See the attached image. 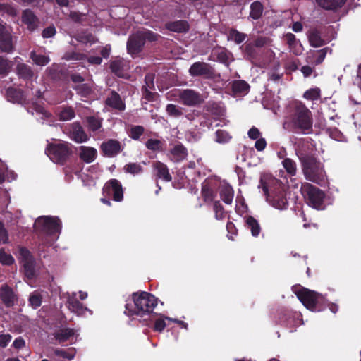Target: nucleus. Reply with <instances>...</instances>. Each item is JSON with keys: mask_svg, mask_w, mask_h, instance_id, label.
Here are the masks:
<instances>
[{"mask_svg": "<svg viewBox=\"0 0 361 361\" xmlns=\"http://www.w3.org/2000/svg\"><path fill=\"white\" fill-rule=\"evenodd\" d=\"M54 354L57 356L71 360L73 359L75 355V350L73 348H68V350L56 349L54 350Z\"/></svg>", "mask_w": 361, "mask_h": 361, "instance_id": "nucleus-37", "label": "nucleus"}, {"mask_svg": "<svg viewBox=\"0 0 361 361\" xmlns=\"http://www.w3.org/2000/svg\"><path fill=\"white\" fill-rule=\"evenodd\" d=\"M19 259L23 264L26 277L32 279L35 274V260L30 252L25 247L19 249Z\"/></svg>", "mask_w": 361, "mask_h": 361, "instance_id": "nucleus-10", "label": "nucleus"}, {"mask_svg": "<svg viewBox=\"0 0 361 361\" xmlns=\"http://www.w3.org/2000/svg\"><path fill=\"white\" fill-rule=\"evenodd\" d=\"M320 97V90L319 88H312L307 90L304 93V97L310 100L318 99Z\"/></svg>", "mask_w": 361, "mask_h": 361, "instance_id": "nucleus-47", "label": "nucleus"}, {"mask_svg": "<svg viewBox=\"0 0 361 361\" xmlns=\"http://www.w3.org/2000/svg\"><path fill=\"white\" fill-rule=\"evenodd\" d=\"M102 121V120L101 118L96 116H90L87 118L88 128L92 131H95L101 128Z\"/></svg>", "mask_w": 361, "mask_h": 361, "instance_id": "nucleus-40", "label": "nucleus"}, {"mask_svg": "<svg viewBox=\"0 0 361 361\" xmlns=\"http://www.w3.org/2000/svg\"><path fill=\"white\" fill-rule=\"evenodd\" d=\"M34 226L37 231L44 232L48 235L56 234L61 230L59 219L56 217L48 216L37 218Z\"/></svg>", "mask_w": 361, "mask_h": 361, "instance_id": "nucleus-8", "label": "nucleus"}, {"mask_svg": "<svg viewBox=\"0 0 361 361\" xmlns=\"http://www.w3.org/2000/svg\"><path fill=\"white\" fill-rule=\"evenodd\" d=\"M0 11H5L11 16H16L17 14L16 10L13 7H11L8 5L0 4Z\"/></svg>", "mask_w": 361, "mask_h": 361, "instance_id": "nucleus-59", "label": "nucleus"}, {"mask_svg": "<svg viewBox=\"0 0 361 361\" xmlns=\"http://www.w3.org/2000/svg\"><path fill=\"white\" fill-rule=\"evenodd\" d=\"M250 16L253 19H258L262 13V5L259 1L252 3L250 6Z\"/></svg>", "mask_w": 361, "mask_h": 361, "instance_id": "nucleus-36", "label": "nucleus"}, {"mask_svg": "<svg viewBox=\"0 0 361 361\" xmlns=\"http://www.w3.org/2000/svg\"><path fill=\"white\" fill-rule=\"evenodd\" d=\"M59 116L60 120L67 121L71 120L75 117V112L73 109L70 107L63 108L59 113Z\"/></svg>", "mask_w": 361, "mask_h": 361, "instance_id": "nucleus-42", "label": "nucleus"}, {"mask_svg": "<svg viewBox=\"0 0 361 361\" xmlns=\"http://www.w3.org/2000/svg\"><path fill=\"white\" fill-rule=\"evenodd\" d=\"M292 289L306 308L311 311L319 310L317 305L323 300L322 295L300 286H293Z\"/></svg>", "mask_w": 361, "mask_h": 361, "instance_id": "nucleus-5", "label": "nucleus"}, {"mask_svg": "<svg viewBox=\"0 0 361 361\" xmlns=\"http://www.w3.org/2000/svg\"><path fill=\"white\" fill-rule=\"evenodd\" d=\"M67 304L68 309L78 316H86L87 313L90 315L92 314L91 310L87 307H84L79 301L77 300L75 293H73L71 295H68Z\"/></svg>", "mask_w": 361, "mask_h": 361, "instance_id": "nucleus-11", "label": "nucleus"}, {"mask_svg": "<svg viewBox=\"0 0 361 361\" xmlns=\"http://www.w3.org/2000/svg\"><path fill=\"white\" fill-rule=\"evenodd\" d=\"M0 262L4 265H11L14 262V258L4 250H0Z\"/></svg>", "mask_w": 361, "mask_h": 361, "instance_id": "nucleus-48", "label": "nucleus"}, {"mask_svg": "<svg viewBox=\"0 0 361 361\" xmlns=\"http://www.w3.org/2000/svg\"><path fill=\"white\" fill-rule=\"evenodd\" d=\"M289 49L295 55H300L302 51V46L295 36L292 33H287L285 35Z\"/></svg>", "mask_w": 361, "mask_h": 361, "instance_id": "nucleus-20", "label": "nucleus"}, {"mask_svg": "<svg viewBox=\"0 0 361 361\" xmlns=\"http://www.w3.org/2000/svg\"><path fill=\"white\" fill-rule=\"evenodd\" d=\"M166 111L169 116L173 117H179L182 115L181 108L172 104L166 106Z\"/></svg>", "mask_w": 361, "mask_h": 361, "instance_id": "nucleus-45", "label": "nucleus"}, {"mask_svg": "<svg viewBox=\"0 0 361 361\" xmlns=\"http://www.w3.org/2000/svg\"><path fill=\"white\" fill-rule=\"evenodd\" d=\"M35 112L37 114H39L43 115L45 117L49 116V113L42 106L37 105L35 108Z\"/></svg>", "mask_w": 361, "mask_h": 361, "instance_id": "nucleus-63", "label": "nucleus"}, {"mask_svg": "<svg viewBox=\"0 0 361 361\" xmlns=\"http://www.w3.org/2000/svg\"><path fill=\"white\" fill-rule=\"evenodd\" d=\"M220 195L222 200L228 204H230L233 202V190L230 185H224L221 188Z\"/></svg>", "mask_w": 361, "mask_h": 361, "instance_id": "nucleus-32", "label": "nucleus"}, {"mask_svg": "<svg viewBox=\"0 0 361 361\" xmlns=\"http://www.w3.org/2000/svg\"><path fill=\"white\" fill-rule=\"evenodd\" d=\"M308 143L304 141L300 142L297 150V154L302 162V171L307 180L319 184L324 180L326 173L322 164L310 154L305 148Z\"/></svg>", "mask_w": 361, "mask_h": 361, "instance_id": "nucleus-3", "label": "nucleus"}, {"mask_svg": "<svg viewBox=\"0 0 361 361\" xmlns=\"http://www.w3.org/2000/svg\"><path fill=\"white\" fill-rule=\"evenodd\" d=\"M231 139V136L229 134L223 130H218L216 132V141L219 143H226L228 142Z\"/></svg>", "mask_w": 361, "mask_h": 361, "instance_id": "nucleus-46", "label": "nucleus"}, {"mask_svg": "<svg viewBox=\"0 0 361 361\" xmlns=\"http://www.w3.org/2000/svg\"><path fill=\"white\" fill-rule=\"evenodd\" d=\"M102 152L108 157H114L121 151L120 143L114 140L103 142L101 146Z\"/></svg>", "mask_w": 361, "mask_h": 361, "instance_id": "nucleus-17", "label": "nucleus"}, {"mask_svg": "<svg viewBox=\"0 0 361 361\" xmlns=\"http://www.w3.org/2000/svg\"><path fill=\"white\" fill-rule=\"evenodd\" d=\"M29 301L32 307L37 308L41 305L42 298L39 293L35 292L30 295Z\"/></svg>", "mask_w": 361, "mask_h": 361, "instance_id": "nucleus-51", "label": "nucleus"}, {"mask_svg": "<svg viewBox=\"0 0 361 361\" xmlns=\"http://www.w3.org/2000/svg\"><path fill=\"white\" fill-rule=\"evenodd\" d=\"M248 89L249 85L243 80L235 81L232 85V90L235 94H246Z\"/></svg>", "mask_w": 361, "mask_h": 361, "instance_id": "nucleus-33", "label": "nucleus"}, {"mask_svg": "<svg viewBox=\"0 0 361 361\" xmlns=\"http://www.w3.org/2000/svg\"><path fill=\"white\" fill-rule=\"evenodd\" d=\"M179 102L188 105L193 106L200 102V97L192 90H185L178 91Z\"/></svg>", "mask_w": 361, "mask_h": 361, "instance_id": "nucleus-14", "label": "nucleus"}, {"mask_svg": "<svg viewBox=\"0 0 361 361\" xmlns=\"http://www.w3.org/2000/svg\"><path fill=\"white\" fill-rule=\"evenodd\" d=\"M68 135L71 140L77 143L85 142L90 138L78 123H73L71 125L68 130Z\"/></svg>", "mask_w": 361, "mask_h": 361, "instance_id": "nucleus-13", "label": "nucleus"}, {"mask_svg": "<svg viewBox=\"0 0 361 361\" xmlns=\"http://www.w3.org/2000/svg\"><path fill=\"white\" fill-rule=\"evenodd\" d=\"M106 103L108 106L118 110H123L125 104L122 102L120 96L115 92H112L110 96L106 99Z\"/></svg>", "mask_w": 361, "mask_h": 361, "instance_id": "nucleus-26", "label": "nucleus"}, {"mask_svg": "<svg viewBox=\"0 0 361 361\" xmlns=\"http://www.w3.org/2000/svg\"><path fill=\"white\" fill-rule=\"evenodd\" d=\"M56 33V29L53 26L47 27L43 30L42 36L44 38H49L53 37Z\"/></svg>", "mask_w": 361, "mask_h": 361, "instance_id": "nucleus-57", "label": "nucleus"}, {"mask_svg": "<svg viewBox=\"0 0 361 361\" xmlns=\"http://www.w3.org/2000/svg\"><path fill=\"white\" fill-rule=\"evenodd\" d=\"M245 34L240 32L236 30H231L228 36L229 40H233L236 44L243 42L245 39Z\"/></svg>", "mask_w": 361, "mask_h": 361, "instance_id": "nucleus-39", "label": "nucleus"}, {"mask_svg": "<svg viewBox=\"0 0 361 361\" xmlns=\"http://www.w3.org/2000/svg\"><path fill=\"white\" fill-rule=\"evenodd\" d=\"M166 27L172 32H185L189 30V25L185 20H177L166 23Z\"/></svg>", "mask_w": 361, "mask_h": 361, "instance_id": "nucleus-25", "label": "nucleus"}, {"mask_svg": "<svg viewBox=\"0 0 361 361\" xmlns=\"http://www.w3.org/2000/svg\"><path fill=\"white\" fill-rule=\"evenodd\" d=\"M84 56L79 53H73L71 54H66L64 58L67 60H81Z\"/></svg>", "mask_w": 361, "mask_h": 361, "instance_id": "nucleus-60", "label": "nucleus"}, {"mask_svg": "<svg viewBox=\"0 0 361 361\" xmlns=\"http://www.w3.org/2000/svg\"><path fill=\"white\" fill-rule=\"evenodd\" d=\"M302 194L307 197L308 204L317 209H324V193L310 183H302L300 188Z\"/></svg>", "mask_w": 361, "mask_h": 361, "instance_id": "nucleus-7", "label": "nucleus"}, {"mask_svg": "<svg viewBox=\"0 0 361 361\" xmlns=\"http://www.w3.org/2000/svg\"><path fill=\"white\" fill-rule=\"evenodd\" d=\"M326 55V49H322L317 51H313L308 53L307 56V61L308 63L318 65L321 63Z\"/></svg>", "mask_w": 361, "mask_h": 361, "instance_id": "nucleus-23", "label": "nucleus"}, {"mask_svg": "<svg viewBox=\"0 0 361 361\" xmlns=\"http://www.w3.org/2000/svg\"><path fill=\"white\" fill-rule=\"evenodd\" d=\"M11 341V336L9 334H2L0 336V346L5 348Z\"/></svg>", "mask_w": 361, "mask_h": 361, "instance_id": "nucleus-58", "label": "nucleus"}, {"mask_svg": "<svg viewBox=\"0 0 361 361\" xmlns=\"http://www.w3.org/2000/svg\"><path fill=\"white\" fill-rule=\"evenodd\" d=\"M213 209L215 213V218L217 220H222L226 216V212L222 205L219 202H215L213 204Z\"/></svg>", "mask_w": 361, "mask_h": 361, "instance_id": "nucleus-44", "label": "nucleus"}, {"mask_svg": "<svg viewBox=\"0 0 361 361\" xmlns=\"http://www.w3.org/2000/svg\"><path fill=\"white\" fill-rule=\"evenodd\" d=\"M310 45L314 47H319L324 44V40L321 38L319 33L316 30H312L308 35Z\"/></svg>", "mask_w": 361, "mask_h": 361, "instance_id": "nucleus-35", "label": "nucleus"}, {"mask_svg": "<svg viewBox=\"0 0 361 361\" xmlns=\"http://www.w3.org/2000/svg\"><path fill=\"white\" fill-rule=\"evenodd\" d=\"M259 188H262L267 202L273 207L279 210L287 208L286 187L281 182L269 176H264L261 178Z\"/></svg>", "mask_w": 361, "mask_h": 361, "instance_id": "nucleus-2", "label": "nucleus"}, {"mask_svg": "<svg viewBox=\"0 0 361 361\" xmlns=\"http://www.w3.org/2000/svg\"><path fill=\"white\" fill-rule=\"evenodd\" d=\"M0 242L2 243H8V232L1 222H0Z\"/></svg>", "mask_w": 361, "mask_h": 361, "instance_id": "nucleus-54", "label": "nucleus"}, {"mask_svg": "<svg viewBox=\"0 0 361 361\" xmlns=\"http://www.w3.org/2000/svg\"><path fill=\"white\" fill-rule=\"evenodd\" d=\"M18 73L20 77L30 78L32 76V71L30 68L25 64H19L17 67Z\"/></svg>", "mask_w": 361, "mask_h": 361, "instance_id": "nucleus-43", "label": "nucleus"}, {"mask_svg": "<svg viewBox=\"0 0 361 361\" xmlns=\"http://www.w3.org/2000/svg\"><path fill=\"white\" fill-rule=\"evenodd\" d=\"M104 190L108 194L112 195L115 201L120 202L123 200V188L118 180L112 179L109 180L105 184Z\"/></svg>", "mask_w": 361, "mask_h": 361, "instance_id": "nucleus-12", "label": "nucleus"}, {"mask_svg": "<svg viewBox=\"0 0 361 361\" xmlns=\"http://www.w3.org/2000/svg\"><path fill=\"white\" fill-rule=\"evenodd\" d=\"M210 66L202 62H197L191 66L189 73L192 76L204 75L210 73Z\"/></svg>", "mask_w": 361, "mask_h": 361, "instance_id": "nucleus-21", "label": "nucleus"}, {"mask_svg": "<svg viewBox=\"0 0 361 361\" xmlns=\"http://www.w3.org/2000/svg\"><path fill=\"white\" fill-rule=\"evenodd\" d=\"M11 64L7 60L0 57V74H4L9 71Z\"/></svg>", "mask_w": 361, "mask_h": 361, "instance_id": "nucleus-52", "label": "nucleus"}, {"mask_svg": "<svg viewBox=\"0 0 361 361\" xmlns=\"http://www.w3.org/2000/svg\"><path fill=\"white\" fill-rule=\"evenodd\" d=\"M31 59H32L33 62L38 66H45L50 61L48 56L41 54H37L34 51L31 53Z\"/></svg>", "mask_w": 361, "mask_h": 361, "instance_id": "nucleus-41", "label": "nucleus"}, {"mask_svg": "<svg viewBox=\"0 0 361 361\" xmlns=\"http://www.w3.org/2000/svg\"><path fill=\"white\" fill-rule=\"evenodd\" d=\"M46 154L53 162L60 163L68 157L70 152L67 143L59 142L49 145Z\"/></svg>", "mask_w": 361, "mask_h": 361, "instance_id": "nucleus-9", "label": "nucleus"}, {"mask_svg": "<svg viewBox=\"0 0 361 361\" xmlns=\"http://www.w3.org/2000/svg\"><path fill=\"white\" fill-rule=\"evenodd\" d=\"M133 303L126 305L125 313L128 316L143 317L152 312L157 305V299L147 292L135 293L132 295Z\"/></svg>", "mask_w": 361, "mask_h": 361, "instance_id": "nucleus-4", "label": "nucleus"}, {"mask_svg": "<svg viewBox=\"0 0 361 361\" xmlns=\"http://www.w3.org/2000/svg\"><path fill=\"white\" fill-rule=\"evenodd\" d=\"M110 52L111 47L109 45H106L102 49L101 54L104 58H107L110 55Z\"/></svg>", "mask_w": 361, "mask_h": 361, "instance_id": "nucleus-64", "label": "nucleus"}, {"mask_svg": "<svg viewBox=\"0 0 361 361\" xmlns=\"http://www.w3.org/2000/svg\"><path fill=\"white\" fill-rule=\"evenodd\" d=\"M166 317H161L155 321L154 329L156 331H162L164 329L166 325V320H167Z\"/></svg>", "mask_w": 361, "mask_h": 361, "instance_id": "nucleus-53", "label": "nucleus"}, {"mask_svg": "<svg viewBox=\"0 0 361 361\" xmlns=\"http://www.w3.org/2000/svg\"><path fill=\"white\" fill-rule=\"evenodd\" d=\"M267 146V142L264 138H259L256 140L255 147L257 151H263Z\"/></svg>", "mask_w": 361, "mask_h": 361, "instance_id": "nucleus-56", "label": "nucleus"}, {"mask_svg": "<svg viewBox=\"0 0 361 361\" xmlns=\"http://www.w3.org/2000/svg\"><path fill=\"white\" fill-rule=\"evenodd\" d=\"M187 156V149L182 144L173 145L169 152V159L174 162L182 161L186 159Z\"/></svg>", "mask_w": 361, "mask_h": 361, "instance_id": "nucleus-15", "label": "nucleus"}, {"mask_svg": "<svg viewBox=\"0 0 361 361\" xmlns=\"http://www.w3.org/2000/svg\"><path fill=\"white\" fill-rule=\"evenodd\" d=\"M152 166L158 178H161L166 182L171 180V176L166 164L161 161H156L153 162Z\"/></svg>", "mask_w": 361, "mask_h": 361, "instance_id": "nucleus-18", "label": "nucleus"}, {"mask_svg": "<svg viewBox=\"0 0 361 361\" xmlns=\"http://www.w3.org/2000/svg\"><path fill=\"white\" fill-rule=\"evenodd\" d=\"M245 223L247 228L250 230L252 235L254 237L258 236L261 231L258 221L252 216H249L245 217Z\"/></svg>", "mask_w": 361, "mask_h": 361, "instance_id": "nucleus-29", "label": "nucleus"}, {"mask_svg": "<svg viewBox=\"0 0 361 361\" xmlns=\"http://www.w3.org/2000/svg\"><path fill=\"white\" fill-rule=\"evenodd\" d=\"M7 99L13 103H20L23 100V94L20 90L9 87L6 92Z\"/></svg>", "mask_w": 361, "mask_h": 361, "instance_id": "nucleus-30", "label": "nucleus"}, {"mask_svg": "<svg viewBox=\"0 0 361 361\" xmlns=\"http://www.w3.org/2000/svg\"><path fill=\"white\" fill-rule=\"evenodd\" d=\"M0 47L2 51L10 52L13 50V44L10 31L0 23Z\"/></svg>", "mask_w": 361, "mask_h": 361, "instance_id": "nucleus-16", "label": "nucleus"}, {"mask_svg": "<svg viewBox=\"0 0 361 361\" xmlns=\"http://www.w3.org/2000/svg\"><path fill=\"white\" fill-rule=\"evenodd\" d=\"M282 165L290 176H295L297 172L296 163L290 158H286L282 161Z\"/></svg>", "mask_w": 361, "mask_h": 361, "instance_id": "nucleus-34", "label": "nucleus"}, {"mask_svg": "<svg viewBox=\"0 0 361 361\" xmlns=\"http://www.w3.org/2000/svg\"><path fill=\"white\" fill-rule=\"evenodd\" d=\"M301 72L305 77H308L312 73L313 68L309 66H304L301 68Z\"/></svg>", "mask_w": 361, "mask_h": 361, "instance_id": "nucleus-61", "label": "nucleus"}, {"mask_svg": "<svg viewBox=\"0 0 361 361\" xmlns=\"http://www.w3.org/2000/svg\"><path fill=\"white\" fill-rule=\"evenodd\" d=\"M128 68V65L123 59H117L111 63V69L118 76L123 77V71Z\"/></svg>", "mask_w": 361, "mask_h": 361, "instance_id": "nucleus-28", "label": "nucleus"}, {"mask_svg": "<svg viewBox=\"0 0 361 361\" xmlns=\"http://www.w3.org/2000/svg\"><path fill=\"white\" fill-rule=\"evenodd\" d=\"M157 35L149 30H141L131 35L127 42V50L129 54L134 56L140 51L145 39L156 40Z\"/></svg>", "mask_w": 361, "mask_h": 361, "instance_id": "nucleus-6", "label": "nucleus"}, {"mask_svg": "<svg viewBox=\"0 0 361 361\" xmlns=\"http://www.w3.org/2000/svg\"><path fill=\"white\" fill-rule=\"evenodd\" d=\"M144 133V128L141 126H135L131 128L130 137L133 140H138Z\"/></svg>", "mask_w": 361, "mask_h": 361, "instance_id": "nucleus-50", "label": "nucleus"}, {"mask_svg": "<svg viewBox=\"0 0 361 361\" xmlns=\"http://www.w3.org/2000/svg\"><path fill=\"white\" fill-rule=\"evenodd\" d=\"M74 336V331L72 329H63L54 334L56 339L59 343L68 341Z\"/></svg>", "mask_w": 361, "mask_h": 361, "instance_id": "nucleus-31", "label": "nucleus"}, {"mask_svg": "<svg viewBox=\"0 0 361 361\" xmlns=\"http://www.w3.org/2000/svg\"><path fill=\"white\" fill-rule=\"evenodd\" d=\"M16 348H20L25 345V341L21 338H16L13 343Z\"/></svg>", "mask_w": 361, "mask_h": 361, "instance_id": "nucleus-62", "label": "nucleus"}, {"mask_svg": "<svg viewBox=\"0 0 361 361\" xmlns=\"http://www.w3.org/2000/svg\"><path fill=\"white\" fill-rule=\"evenodd\" d=\"M23 22L27 25V28L32 31L34 30L38 23L37 18L35 16V14L30 10H25L23 13L22 16Z\"/></svg>", "mask_w": 361, "mask_h": 361, "instance_id": "nucleus-24", "label": "nucleus"}, {"mask_svg": "<svg viewBox=\"0 0 361 361\" xmlns=\"http://www.w3.org/2000/svg\"><path fill=\"white\" fill-rule=\"evenodd\" d=\"M79 156L85 162L91 163L95 160L97 152L94 147L81 146L79 147Z\"/></svg>", "mask_w": 361, "mask_h": 361, "instance_id": "nucleus-19", "label": "nucleus"}, {"mask_svg": "<svg viewBox=\"0 0 361 361\" xmlns=\"http://www.w3.org/2000/svg\"><path fill=\"white\" fill-rule=\"evenodd\" d=\"M346 0H316L319 6L326 10H335L341 7Z\"/></svg>", "mask_w": 361, "mask_h": 361, "instance_id": "nucleus-27", "label": "nucleus"}, {"mask_svg": "<svg viewBox=\"0 0 361 361\" xmlns=\"http://www.w3.org/2000/svg\"><path fill=\"white\" fill-rule=\"evenodd\" d=\"M146 147L152 151H160L163 149V143L157 139H149L145 143Z\"/></svg>", "mask_w": 361, "mask_h": 361, "instance_id": "nucleus-38", "label": "nucleus"}, {"mask_svg": "<svg viewBox=\"0 0 361 361\" xmlns=\"http://www.w3.org/2000/svg\"><path fill=\"white\" fill-rule=\"evenodd\" d=\"M312 126L310 111L300 102H292L289 105L283 128L288 130L304 132L311 129Z\"/></svg>", "mask_w": 361, "mask_h": 361, "instance_id": "nucleus-1", "label": "nucleus"}, {"mask_svg": "<svg viewBox=\"0 0 361 361\" xmlns=\"http://www.w3.org/2000/svg\"><path fill=\"white\" fill-rule=\"evenodd\" d=\"M248 137L252 140H258L261 135V133L258 128L252 127L248 131Z\"/></svg>", "mask_w": 361, "mask_h": 361, "instance_id": "nucleus-55", "label": "nucleus"}, {"mask_svg": "<svg viewBox=\"0 0 361 361\" xmlns=\"http://www.w3.org/2000/svg\"><path fill=\"white\" fill-rule=\"evenodd\" d=\"M0 296L3 302L8 307L13 306L16 300V297L13 290L7 286H2L0 291Z\"/></svg>", "mask_w": 361, "mask_h": 361, "instance_id": "nucleus-22", "label": "nucleus"}, {"mask_svg": "<svg viewBox=\"0 0 361 361\" xmlns=\"http://www.w3.org/2000/svg\"><path fill=\"white\" fill-rule=\"evenodd\" d=\"M124 169L127 173H130L134 175L138 174L142 171V166L140 164L135 163H130L126 164L124 167Z\"/></svg>", "mask_w": 361, "mask_h": 361, "instance_id": "nucleus-49", "label": "nucleus"}]
</instances>
